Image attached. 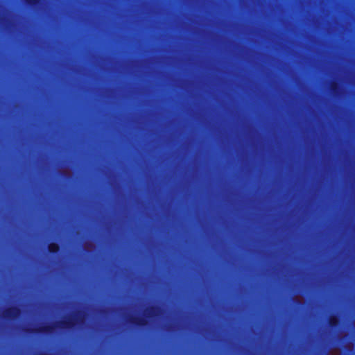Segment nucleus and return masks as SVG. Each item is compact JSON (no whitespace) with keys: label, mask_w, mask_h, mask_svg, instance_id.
Listing matches in <instances>:
<instances>
[{"label":"nucleus","mask_w":355,"mask_h":355,"mask_svg":"<svg viewBox=\"0 0 355 355\" xmlns=\"http://www.w3.org/2000/svg\"><path fill=\"white\" fill-rule=\"evenodd\" d=\"M159 308L155 306L148 309L145 313V317L131 316L128 319V322L137 327H146L148 325V318H155L158 315Z\"/></svg>","instance_id":"f03ea898"},{"label":"nucleus","mask_w":355,"mask_h":355,"mask_svg":"<svg viewBox=\"0 0 355 355\" xmlns=\"http://www.w3.org/2000/svg\"><path fill=\"white\" fill-rule=\"evenodd\" d=\"M330 89L333 93H336L339 90V85L336 82H332L330 85Z\"/></svg>","instance_id":"423d86ee"},{"label":"nucleus","mask_w":355,"mask_h":355,"mask_svg":"<svg viewBox=\"0 0 355 355\" xmlns=\"http://www.w3.org/2000/svg\"><path fill=\"white\" fill-rule=\"evenodd\" d=\"M24 1L29 6H37L41 1V0H24Z\"/></svg>","instance_id":"0eeeda50"},{"label":"nucleus","mask_w":355,"mask_h":355,"mask_svg":"<svg viewBox=\"0 0 355 355\" xmlns=\"http://www.w3.org/2000/svg\"><path fill=\"white\" fill-rule=\"evenodd\" d=\"M82 315V311H77L73 317L59 321L53 325H43L34 329H27V331L34 334H47L53 333L55 327L64 330H71L76 328L78 324H81L83 323Z\"/></svg>","instance_id":"f257e3e1"},{"label":"nucleus","mask_w":355,"mask_h":355,"mask_svg":"<svg viewBox=\"0 0 355 355\" xmlns=\"http://www.w3.org/2000/svg\"><path fill=\"white\" fill-rule=\"evenodd\" d=\"M329 326L331 328L338 327L340 324L339 319L336 315H331L328 320Z\"/></svg>","instance_id":"39448f33"},{"label":"nucleus","mask_w":355,"mask_h":355,"mask_svg":"<svg viewBox=\"0 0 355 355\" xmlns=\"http://www.w3.org/2000/svg\"><path fill=\"white\" fill-rule=\"evenodd\" d=\"M21 313V310L17 306H10L6 309L2 314V317L7 320H15Z\"/></svg>","instance_id":"7ed1b4c3"},{"label":"nucleus","mask_w":355,"mask_h":355,"mask_svg":"<svg viewBox=\"0 0 355 355\" xmlns=\"http://www.w3.org/2000/svg\"><path fill=\"white\" fill-rule=\"evenodd\" d=\"M47 248L49 252L52 254H58L60 250V245L55 242H51L49 243Z\"/></svg>","instance_id":"20e7f679"}]
</instances>
